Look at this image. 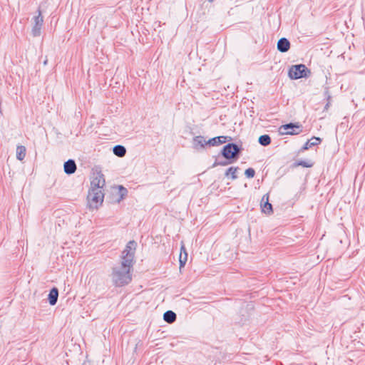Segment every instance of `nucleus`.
Returning <instances> with one entry per match:
<instances>
[{"mask_svg":"<svg viewBox=\"0 0 365 365\" xmlns=\"http://www.w3.org/2000/svg\"><path fill=\"white\" fill-rule=\"evenodd\" d=\"M26 149L25 146L18 145L16 148V158L19 160H23L26 156Z\"/></svg>","mask_w":365,"mask_h":365,"instance_id":"a211bd4d","label":"nucleus"},{"mask_svg":"<svg viewBox=\"0 0 365 365\" xmlns=\"http://www.w3.org/2000/svg\"><path fill=\"white\" fill-rule=\"evenodd\" d=\"M113 153L118 157H123L126 153V149L124 146L118 145L113 149Z\"/></svg>","mask_w":365,"mask_h":365,"instance_id":"dca6fc26","label":"nucleus"},{"mask_svg":"<svg viewBox=\"0 0 365 365\" xmlns=\"http://www.w3.org/2000/svg\"><path fill=\"white\" fill-rule=\"evenodd\" d=\"M118 188H119V192H120V199L118 200V201H120L121 199H123V197H124V196H125V195H127L128 191H127V190H126L125 187H123L122 185H120V186L118 187Z\"/></svg>","mask_w":365,"mask_h":365,"instance_id":"5701e85b","label":"nucleus"},{"mask_svg":"<svg viewBox=\"0 0 365 365\" xmlns=\"http://www.w3.org/2000/svg\"><path fill=\"white\" fill-rule=\"evenodd\" d=\"M218 164H219V165H226V163H224V162H222V163H219Z\"/></svg>","mask_w":365,"mask_h":365,"instance_id":"a878e982","label":"nucleus"},{"mask_svg":"<svg viewBox=\"0 0 365 365\" xmlns=\"http://www.w3.org/2000/svg\"><path fill=\"white\" fill-rule=\"evenodd\" d=\"M321 142V139L319 138L314 137L308 140L304 145L303 150H307L312 146L317 145L319 144Z\"/></svg>","mask_w":365,"mask_h":365,"instance_id":"f3484780","label":"nucleus"},{"mask_svg":"<svg viewBox=\"0 0 365 365\" xmlns=\"http://www.w3.org/2000/svg\"><path fill=\"white\" fill-rule=\"evenodd\" d=\"M194 144L196 148L198 146L203 148L205 145H208L207 141L202 136H197L194 138Z\"/></svg>","mask_w":365,"mask_h":365,"instance_id":"6ab92c4d","label":"nucleus"},{"mask_svg":"<svg viewBox=\"0 0 365 365\" xmlns=\"http://www.w3.org/2000/svg\"><path fill=\"white\" fill-rule=\"evenodd\" d=\"M240 151V148L234 143L226 145L222 151V155L226 159L236 158Z\"/></svg>","mask_w":365,"mask_h":365,"instance_id":"39448f33","label":"nucleus"},{"mask_svg":"<svg viewBox=\"0 0 365 365\" xmlns=\"http://www.w3.org/2000/svg\"><path fill=\"white\" fill-rule=\"evenodd\" d=\"M310 71L304 64L294 65L289 71V76L292 79L307 77Z\"/></svg>","mask_w":365,"mask_h":365,"instance_id":"7ed1b4c3","label":"nucleus"},{"mask_svg":"<svg viewBox=\"0 0 365 365\" xmlns=\"http://www.w3.org/2000/svg\"><path fill=\"white\" fill-rule=\"evenodd\" d=\"M136 247V243L135 241H130L125 250L123 251L121 262H124L125 260L130 259V264L133 265V259L135 255V250Z\"/></svg>","mask_w":365,"mask_h":365,"instance_id":"20e7f679","label":"nucleus"},{"mask_svg":"<svg viewBox=\"0 0 365 365\" xmlns=\"http://www.w3.org/2000/svg\"><path fill=\"white\" fill-rule=\"evenodd\" d=\"M298 165H302L304 168H309V167H311L312 165L309 164L308 163L305 162V161H300L298 163Z\"/></svg>","mask_w":365,"mask_h":365,"instance_id":"b1692460","label":"nucleus"},{"mask_svg":"<svg viewBox=\"0 0 365 365\" xmlns=\"http://www.w3.org/2000/svg\"><path fill=\"white\" fill-rule=\"evenodd\" d=\"M91 187L90 189L98 188L102 190L103 187L105 185V179L103 175L100 173L95 174L91 180Z\"/></svg>","mask_w":365,"mask_h":365,"instance_id":"6e6552de","label":"nucleus"},{"mask_svg":"<svg viewBox=\"0 0 365 365\" xmlns=\"http://www.w3.org/2000/svg\"><path fill=\"white\" fill-rule=\"evenodd\" d=\"M262 212L270 215L272 213V205L269 202V195L265 194L262 196L260 203Z\"/></svg>","mask_w":365,"mask_h":365,"instance_id":"1a4fd4ad","label":"nucleus"},{"mask_svg":"<svg viewBox=\"0 0 365 365\" xmlns=\"http://www.w3.org/2000/svg\"><path fill=\"white\" fill-rule=\"evenodd\" d=\"M187 260V252L185 247V245L182 243L180 247V253L179 256V262H180V268H182L185 266Z\"/></svg>","mask_w":365,"mask_h":365,"instance_id":"f8f14e48","label":"nucleus"},{"mask_svg":"<svg viewBox=\"0 0 365 365\" xmlns=\"http://www.w3.org/2000/svg\"><path fill=\"white\" fill-rule=\"evenodd\" d=\"M210 2H212L214 1V0H208Z\"/></svg>","mask_w":365,"mask_h":365,"instance_id":"cd10ccee","label":"nucleus"},{"mask_svg":"<svg viewBox=\"0 0 365 365\" xmlns=\"http://www.w3.org/2000/svg\"><path fill=\"white\" fill-rule=\"evenodd\" d=\"M237 168H235V167H230L225 173V175L226 176H229L230 175L231 176V178L232 180H235L236 179L237 177Z\"/></svg>","mask_w":365,"mask_h":365,"instance_id":"412c9836","label":"nucleus"},{"mask_svg":"<svg viewBox=\"0 0 365 365\" xmlns=\"http://www.w3.org/2000/svg\"><path fill=\"white\" fill-rule=\"evenodd\" d=\"M34 26L31 30L34 36H38L41 34V29L43 23V18L40 9L38 10V15L34 16Z\"/></svg>","mask_w":365,"mask_h":365,"instance_id":"423d86ee","label":"nucleus"},{"mask_svg":"<svg viewBox=\"0 0 365 365\" xmlns=\"http://www.w3.org/2000/svg\"><path fill=\"white\" fill-rule=\"evenodd\" d=\"M218 164H219V165H226V163H224V162H222V163H219Z\"/></svg>","mask_w":365,"mask_h":365,"instance_id":"bb28decb","label":"nucleus"},{"mask_svg":"<svg viewBox=\"0 0 365 365\" xmlns=\"http://www.w3.org/2000/svg\"><path fill=\"white\" fill-rule=\"evenodd\" d=\"M226 142V137L225 136H218L213 138L212 139H210L207 141L208 145L215 146L218 145L222 143H225Z\"/></svg>","mask_w":365,"mask_h":365,"instance_id":"4468645a","label":"nucleus"},{"mask_svg":"<svg viewBox=\"0 0 365 365\" xmlns=\"http://www.w3.org/2000/svg\"><path fill=\"white\" fill-rule=\"evenodd\" d=\"M63 168H64V172L68 175L73 174L76 170V165L73 160H67L64 163Z\"/></svg>","mask_w":365,"mask_h":365,"instance_id":"9b49d317","label":"nucleus"},{"mask_svg":"<svg viewBox=\"0 0 365 365\" xmlns=\"http://www.w3.org/2000/svg\"><path fill=\"white\" fill-rule=\"evenodd\" d=\"M130 259L121 262L120 264L114 267L112 272V280L118 287L129 284L132 280Z\"/></svg>","mask_w":365,"mask_h":365,"instance_id":"f257e3e1","label":"nucleus"},{"mask_svg":"<svg viewBox=\"0 0 365 365\" xmlns=\"http://www.w3.org/2000/svg\"><path fill=\"white\" fill-rule=\"evenodd\" d=\"M290 48V43L286 38H280L277 42V49L282 52L285 53L289 51Z\"/></svg>","mask_w":365,"mask_h":365,"instance_id":"9d476101","label":"nucleus"},{"mask_svg":"<svg viewBox=\"0 0 365 365\" xmlns=\"http://www.w3.org/2000/svg\"><path fill=\"white\" fill-rule=\"evenodd\" d=\"M104 195L102 190L90 189L87 196L88 206L91 209H96L103 201Z\"/></svg>","mask_w":365,"mask_h":365,"instance_id":"f03ea898","label":"nucleus"},{"mask_svg":"<svg viewBox=\"0 0 365 365\" xmlns=\"http://www.w3.org/2000/svg\"><path fill=\"white\" fill-rule=\"evenodd\" d=\"M245 174L247 178H252L255 176V171L253 168H248L245 170Z\"/></svg>","mask_w":365,"mask_h":365,"instance_id":"4be33fe9","label":"nucleus"},{"mask_svg":"<svg viewBox=\"0 0 365 365\" xmlns=\"http://www.w3.org/2000/svg\"><path fill=\"white\" fill-rule=\"evenodd\" d=\"M58 297V290L57 288L53 287L51 289L48 294V301L51 305H55L57 302Z\"/></svg>","mask_w":365,"mask_h":365,"instance_id":"ddd939ff","label":"nucleus"},{"mask_svg":"<svg viewBox=\"0 0 365 365\" xmlns=\"http://www.w3.org/2000/svg\"><path fill=\"white\" fill-rule=\"evenodd\" d=\"M329 106V103H327L326 106H325V109H327Z\"/></svg>","mask_w":365,"mask_h":365,"instance_id":"393cba45","label":"nucleus"},{"mask_svg":"<svg viewBox=\"0 0 365 365\" xmlns=\"http://www.w3.org/2000/svg\"><path fill=\"white\" fill-rule=\"evenodd\" d=\"M280 133L283 135H297L302 130L300 125L294 123H288L279 128Z\"/></svg>","mask_w":365,"mask_h":365,"instance_id":"0eeeda50","label":"nucleus"},{"mask_svg":"<svg viewBox=\"0 0 365 365\" xmlns=\"http://www.w3.org/2000/svg\"><path fill=\"white\" fill-rule=\"evenodd\" d=\"M259 143L263 146H267L270 144L271 138L268 135H262L259 138Z\"/></svg>","mask_w":365,"mask_h":365,"instance_id":"aec40b11","label":"nucleus"},{"mask_svg":"<svg viewBox=\"0 0 365 365\" xmlns=\"http://www.w3.org/2000/svg\"><path fill=\"white\" fill-rule=\"evenodd\" d=\"M176 314L173 311H167L163 314L164 320L168 323H173L176 320Z\"/></svg>","mask_w":365,"mask_h":365,"instance_id":"2eb2a0df","label":"nucleus"}]
</instances>
